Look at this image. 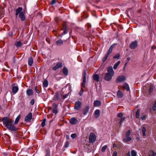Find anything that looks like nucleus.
I'll use <instances>...</instances> for the list:
<instances>
[{
	"label": "nucleus",
	"mask_w": 156,
	"mask_h": 156,
	"mask_svg": "<svg viewBox=\"0 0 156 156\" xmlns=\"http://www.w3.org/2000/svg\"><path fill=\"white\" fill-rule=\"evenodd\" d=\"M67 33V31L66 28H65L63 32V33L61 34L60 35V37H62L63 35H64L66 34Z\"/></svg>",
	"instance_id": "4c0bfd02"
},
{
	"label": "nucleus",
	"mask_w": 156,
	"mask_h": 156,
	"mask_svg": "<svg viewBox=\"0 0 156 156\" xmlns=\"http://www.w3.org/2000/svg\"><path fill=\"white\" fill-rule=\"evenodd\" d=\"M32 118V113L31 112L29 113L25 118V121L27 122H29Z\"/></svg>",
	"instance_id": "9d476101"
},
{
	"label": "nucleus",
	"mask_w": 156,
	"mask_h": 156,
	"mask_svg": "<svg viewBox=\"0 0 156 156\" xmlns=\"http://www.w3.org/2000/svg\"><path fill=\"white\" fill-rule=\"evenodd\" d=\"M112 48L110 47L109 49L108 50L107 53V54L109 55L112 52Z\"/></svg>",
	"instance_id": "a19ab883"
},
{
	"label": "nucleus",
	"mask_w": 156,
	"mask_h": 156,
	"mask_svg": "<svg viewBox=\"0 0 156 156\" xmlns=\"http://www.w3.org/2000/svg\"><path fill=\"white\" fill-rule=\"evenodd\" d=\"M96 140V136L93 133H91L89 137V142L92 143L95 141Z\"/></svg>",
	"instance_id": "7ed1b4c3"
},
{
	"label": "nucleus",
	"mask_w": 156,
	"mask_h": 156,
	"mask_svg": "<svg viewBox=\"0 0 156 156\" xmlns=\"http://www.w3.org/2000/svg\"><path fill=\"white\" fill-rule=\"evenodd\" d=\"M82 103L80 101H76L75 103L74 108L75 110H79L81 108Z\"/></svg>",
	"instance_id": "423d86ee"
},
{
	"label": "nucleus",
	"mask_w": 156,
	"mask_h": 156,
	"mask_svg": "<svg viewBox=\"0 0 156 156\" xmlns=\"http://www.w3.org/2000/svg\"><path fill=\"white\" fill-rule=\"evenodd\" d=\"M99 76L97 74H95L93 76L94 80L97 82L99 81Z\"/></svg>",
	"instance_id": "4be33fe9"
},
{
	"label": "nucleus",
	"mask_w": 156,
	"mask_h": 156,
	"mask_svg": "<svg viewBox=\"0 0 156 156\" xmlns=\"http://www.w3.org/2000/svg\"><path fill=\"white\" fill-rule=\"evenodd\" d=\"M116 144H113V147H116Z\"/></svg>",
	"instance_id": "e2e57ef3"
},
{
	"label": "nucleus",
	"mask_w": 156,
	"mask_h": 156,
	"mask_svg": "<svg viewBox=\"0 0 156 156\" xmlns=\"http://www.w3.org/2000/svg\"><path fill=\"white\" fill-rule=\"evenodd\" d=\"M83 88H81V90H80V91L79 93V94L80 95H81L82 94H83Z\"/></svg>",
	"instance_id": "09e8293b"
},
{
	"label": "nucleus",
	"mask_w": 156,
	"mask_h": 156,
	"mask_svg": "<svg viewBox=\"0 0 156 156\" xmlns=\"http://www.w3.org/2000/svg\"><path fill=\"white\" fill-rule=\"evenodd\" d=\"M107 147V146L106 145H105L103 146L102 148L101 151L103 152H105Z\"/></svg>",
	"instance_id": "ea45409f"
},
{
	"label": "nucleus",
	"mask_w": 156,
	"mask_h": 156,
	"mask_svg": "<svg viewBox=\"0 0 156 156\" xmlns=\"http://www.w3.org/2000/svg\"><path fill=\"white\" fill-rule=\"evenodd\" d=\"M130 133V131L129 130H128L127 131V132H126V136H129Z\"/></svg>",
	"instance_id": "a18cd8bd"
},
{
	"label": "nucleus",
	"mask_w": 156,
	"mask_h": 156,
	"mask_svg": "<svg viewBox=\"0 0 156 156\" xmlns=\"http://www.w3.org/2000/svg\"><path fill=\"white\" fill-rule=\"evenodd\" d=\"M89 106L87 105L86 106L84 109L83 111V114L84 115H85L88 112L89 110Z\"/></svg>",
	"instance_id": "dca6fc26"
},
{
	"label": "nucleus",
	"mask_w": 156,
	"mask_h": 156,
	"mask_svg": "<svg viewBox=\"0 0 156 156\" xmlns=\"http://www.w3.org/2000/svg\"><path fill=\"white\" fill-rule=\"evenodd\" d=\"M101 105V102L99 101H95L94 102V105L95 106L97 107L100 106Z\"/></svg>",
	"instance_id": "412c9836"
},
{
	"label": "nucleus",
	"mask_w": 156,
	"mask_h": 156,
	"mask_svg": "<svg viewBox=\"0 0 156 156\" xmlns=\"http://www.w3.org/2000/svg\"><path fill=\"white\" fill-rule=\"evenodd\" d=\"M127 61L128 62L130 60V58L129 57H128L127 58Z\"/></svg>",
	"instance_id": "69168bd1"
},
{
	"label": "nucleus",
	"mask_w": 156,
	"mask_h": 156,
	"mask_svg": "<svg viewBox=\"0 0 156 156\" xmlns=\"http://www.w3.org/2000/svg\"><path fill=\"white\" fill-rule=\"evenodd\" d=\"M19 90V87L17 85L13 84L12 85V93H16Z\"/></svg>",
	"instance_id": "39448f33"
},
{
	"label": "nucleus",
	"mask_w": 156,
	"mask_h": 156,
	"mask_svg": "<svg viewBox=\"0 0 156 156\" xmlns=\"http://www.w3.org/2000/svg\"><path fill=\"white\" fill-rule=\"evenodd\" d=\"M46 119H44L43 121L42 122V123L41 124V126L42 127H44L45 124V122H46Z\"/></svg>",
	"instance_id": "e433bc0d"
},
{
	"label": "nucleus",
	"mask_w": 156,
	"mask_h": 156,
	"mask_svg": "<svg viewBox=\"0 0 156 156\" xmlns=\"http://www.w3.org/2000/svg\"><path fill=\"white\" fill-rule=\"evenodd\" d=\"M108 55L106 54L103 58L102 59V61L103 62H104L106 61V60L108 57Z\"/></svg>",
	"instance_id": "c9c22d12"
},
{
	"label": "nucleus",
	"mask_w": 156,
	"mask_h": 156,
	"mask_svg": "<svg viewBox=\"0 0 156 156\" xmlns=\"http://www.w3.org/2000/svg\"><path fill=\"white\" fill-rule=\"evenodd\" d=\"M33 58L31 57H30L28 58V65L29 66H31L33 64Z\"/></svg>",
	"instance_id": "f3484780"
},
{
	"label": "nucleus",
	"mask_w": 156,
	"mask_h": 156,
	"mask_svg": "<svg viewBox=\"0 0 156 156\" xmlns=\"http://www.w3.org/2000/svg\"><path fill=\"white\" fill-rule=\"evenodd\" d=\"M126 119L125 117H123L120 120V121L119 123V124L120 125L122 122H123L125 120V119Z\"/></svg>",
	"instance_id": "79ce46f5"
},
{
	"label": "nucleus",
	"mask_w": 156,
	"mask_h": 156,
	"mask_svg": "<svg viewBox=\"0 0 156 156\" xmlns=\"http://www.w3.org/2000/svg\"><path fill=\"white\" fill-rule=\"evenodd\" d=\"M78 122V120L75 118H71L70 120V123L72 125H75Z\"/></svg>",
	"instance_id": "f8f14e48"
},
{
	"label": "nucleus",
	"mask_w": 156,
	"mask_h": 156,
	"mask_svg": "<svg viewBox=\"0 0 156 156\" xmlns=\"http://www.w3.org/2000/svg\"><path fill=\"white\" fill-rule=\"evenodd\" d=\"M58 105L55 103H54L52 105V112L53 113L56 114L58 112Z\"/></svg>",
	"instance_id": "6e6552de"
},
{
	"label": "nucleus",
	"mask_w": 156,
	"mask_h": 156,
	"mask_svg": "<svg viewBox=\"0 0 156 156\" xmlns=\"http://www.w3.org/2000/svg\"><path fill=\"white\" fill-rule=\"evenodd\" d=\"M26 93L28 96H30L33 94V92L31 89H28L26 91Z\"/></svg>",
	"instance_id": "a211bd4d"
},
{
	"label": "nucleus",
	"mask_w": 156,
	"mask_h": 156,
	"mask_svg": "<svg viewBox=\"0 0 156 156\" xmlns=\"http://www.w3.org/2000/svg\"><path fill=\"white\" fill-rule=\"evenodd\" d=\"M45 156H50L48 152H47Z\"/></svg>",
	"instance_id": "680f3d73"
},
{
	"label": "nucleus",
	"mask_w": 156,
	"mask_h": 156,
	"mask_svg": "<svg viewBox=\"0 0 156 156\" xmlns=\"http://www.w3.org/2000/svg\"><path fill=\"white\" fill-rule=\"evenodd\" d=\"M22 44L21 41H18L16 42L15 44V46L17 47H20L22 46Z\"/></svg>",
	"instance_id": "5701e85b"
},
{
	"label": "nucleus",
	"mask_w": 156,
	"mask_h": 156,
	"mask_svg": "<svg viewBox=\"0 0 156 156\" xmlns=\"http://www.w3.org/2000/svg\"><path fill=\"white\" fill-rule=\"evenodd\" d=\"M120 55L118 53L114 56L113 58L115 59H118L120 58Z\"/></svg>",
	"instance_id": "58836bf2"
},
{
	"label": "nucleus",
	"mask_w": 156,
	"mask_h": 156,
	"mask_svg": "<svg viewBox=\"0 0 156 156\" xmlns=\"http://www.w3.org/2000/svg\"><path fill=\"white\" fill-rule=\"evenodd\" d=\"M120 62V61H118L114 66L113 68L115 69H117V66L119 65Z\"/></svg>",
	"instance_id": "cd10ccee"
},
{
	"label": "nucleus",
	"mask_w": 156,
	"mask_h": 156,
	"mask_svg": "<svg viewBox=\"0 0 156 156\" xmlns=\"http://www.w3.org/2000/svg\"><path fill=\"white\" fill-rule=\"evenodd\" d=\"M3 8H0V19L3 16Z\"/></svg>",
	"instance_id": "c756f323"
},
{
	"label": "nucleus",
	"mask_w": 156,
	"mask_h": 156,
	"mask_svg": "<svg viewBox=\"0 0 156 156\" xmlns=\"http://www.w3.org/2000/svg\"><path fill=\"white\" fill-rule=\"evenodd\" d=\"M71 137L73 139L75 138L76 137V134L75 133L72 134L71 135Z\"/></svg>",
	"instance_id": "49530a36"
},
{
	"label": "nucleus",
	"mask_w": 156,
	"mask_h": 156,
	"mask_svg": "<svg viewBox=\"0 0 156 156\" xmlns=\"http://www.w3.org/2000/svg\"><path fill=\"white\" fill-rule=\"evenodd\" d=\"M57 98H55V99H54V100H57Z\"/></svg>",
	"instance_id": "338daca9"
},
{
	"label": "nucleus",
	"mask_w": 156,
	"mask_h": 156,
	"mask_svg": "<svg viewBox=\"0 0 156 156\" xmlns=\"http://www.w3.org/2000/svg\"><path fill=\"white\" fill-rule=\"evenodd\" d=\"M1 106L0 105V109H1Z\"/></svg>",
	"instance_id": "774afa93"
},
{
	"label": "nucleus",
	"mask_w": 156,
	"mask_h": 156,
	"mask_svg": "<svg viewBox=\"0 0 156 156\" xmlns=\"http://www.w3.org/2000/svg\"><path fill=\"white\" fill-rule=\"evenodd\" d=\"M63 43L62 40L61 39L59 40L56 42V44L58 46L62 45Z\"/></svg>",
	"instance_id": "b1692460"
},
{
	"label": "nucleus",
	"mask_w": 156,
	"mask_h": 156,
	"mask_svg": "<svg viewBox=\"0 0 156 156\" xmlns=\"http://www.w3.org/2000/svg\"><path fill=\"white\" fill-rule=\"evenodd\" d=\"M140 113V109H138L136 111V117L137 118H139V114Z\"/></svg>",
	"instance_id": "473e14b6"
},
{
	"label": "nucleus",
	"mask_w": 156,
	"mask_h": 156,
	"mask_svg": "<svg viewBox=\"0 0 156 156\" xmlns=\"http://www.w3.org/2000/svg\"><path fill=\"white\" fill-rule=\"evenodd\" d=\"M66 138L67 139H68L69 138V136L68 135H66Z\"/></svg>",
	"instance_id": "052dcab7"
},
{
	"label": "nucleus",
	"mask_w": 156,
	"mask_h": 156,
	"mask_svg": "<svg viewBox=\"0 0 156 156\" xmlns=\"http://www.w3.org/2000/svg\"><path fill=\"white\" fill-rule=\"evenodd\" d=\"M20 118V115H19L15 119V121L14 122L15 124H16L18 122Z\"/></svg>",
	"instance_id": "bb28decb"
},
{
	"label": "nucleus",
	"mask_w": 156,
	"mask_h": 156,
	"mask_svg": "<svg viewBox=\"0 0 156 156\" xmlns=\"http://www.w3.org/2000/svg\"><path fill=\"white\" fill-rule=\"evenodd\" d=\"M2 121L5 126L8 129L11 131H15L18 129V128L14 126L13 121L9 117H4L2 119Z\"/></svg>",
	"instance_id": "f257e3e1"
},
{
	"label": "nucleus",
	"mask_w": 156,
	"mask_h": 156,
	"mask_svg": "<svg viewBox=\"0 0 156 156\" xmlns=\"http://www.w3.org/2000/svg\"><path fill=\"white\" fill-rule=\"evenodd\" d=\"M152 49H156V47L155 46H153L152 47Z\"/></svg>",
	"instance_id": "0e129e2a"
},
{
	"label": "nucleus",
	"mask_w": 156,
	"mask_h": 156,
	"mask_svg": "<svg viewBox=\"0 0 156 156\" xmlns=\"http://www.w3.org/2000/svg\"><path fill=\"white\" fill-rule=\"evenodd\" d=\"M156 153L153 151H151L149 154V156H156Z\"/></svg>",
	"instance_id": "72a5a7b5"
},
{
	"label": "nucleus",
	"mask_w": 156,
	"mask_h": 156,
	"mask_svg": "<svg viewBox=\"0 0 156 156\" xmlns=\"http://www.w3.org/2000/svg\"><path fill=\"white\" fill-rule=\"evenodd\" d=\"M19 16L22 21H23L25 19V16L23 12H21L20 13L19 15Z\"/></svg>",
	"instance_id": "4468645a"
},
{
	"label": "nucleus",
	"mask_w": 156,
	"mask_h": 156,
	"mask_svg": "<svg viewBox=\"0 0 156 156\" xmlns=\"http://www.w3.org/2000/svg\"><path fill=\"white\" fill-rule=\"evenodd\" d=\"M69 145V143L68 141H67L66 143L65 144V147H68Z\"/></svg>",
	"instance_id": "3c124183"
},
{
	"label": "nucleus",
	"mask_w": 156,
	"mask_h": 156,
	"mask_svg": "<svg viewBox=\"0 0 156 156\" xmlns=\"http://www.w3.org/2000/svg\"><path fill=\"white\" fill-rule=\"evenodd\" d=\"M117 43H114L112 44L111 46L110 47V48H112V49H113L114 48L115 46L117 45Z\"/></svg>",
	"instance_id": "8fccbe9b"
},
{
	"label": "nucleus",
	"mask_w": 156,
	"mask_h": 156,
	"mask_svg": "<svg viewBox=\"0 0 156 156\" xmlns=\"http://www.w3.org/2000/svg\"><path fill=\"white\" fill-rule=\"evenodd\" d=\"M22 8L21 7H19L17 9L16 11V16H17L19 14H20V13L22 12Z\"/></svg>",
	"instance_id": "ddd939ff"
},
{
	"label": "nucleus",
	"mask_w": 156,
	"mask_h": 156,
	"mask_svg": "<svg viewBox=\"0 0 156 156\" xmlns=\"http://www.w3.org/2000/svg\"><path fill=\"white\" fill-rule=\"evenodd\" d=\"M69 94V93H68V94H65L64 96H63V98H66L68 96Z\"/></svg>",
	"instance_id": "4d7b16f0"
},
{
	"label": "nucleus",
	"mask_w": 156,
	"mask_h": 156,
	"mask_svg": "<svg viewBox=\"0 0 156 156\" xmlns=\"http://www.w3.org/2000/svg\"><path fill=\"white\" fill-rule=\"evenodd\" d=\"M131 156H136V153L134 150H132L131 151Z\"/></svg>",
	"instance_id": "f704fd0d"
},
{
	"label": "nucleus",
	"mask_w": 156,
	"mask_h": 156,
	"mask_svg": "<svg viewBox=\"0 0 156 156\" xmlns=\"http://www.w3.org/2000/svg\"><path fill=\"white\" fill-rule=\"evenodd\" d=\"M62 63L61 62H58L53 67L52 70H56L58 68L62 67Z\"/></svg>",
	"instance_id": "1a4fd4ad"
},
{
	"label": "nucleus",
	"mask_w": 156,
	"mask_h": 156,
	"mask_svg": "<svg viewBox=\"0 0 156 156\" xmlns=\"http://www.w3.org/2000/svg\"><path fill=\"white\" fill-rule=\"evenodd\" d=\"M117 153L116 151L113 152V154L112 156H117Z\"/></svg>",
	"instance_id": "6e6d98bb"
},
{
	"label": "nucleus",
	"mask_w": 156,
	"mask_h": 156,
	"mask_svg": "<svg viewBox=\"0 0 156 156\" xmlns=\"http://www.w3.org/2000/svg\"><path fill=\"white\" fill-rule=\"evenodd\" d=\"M117 116L119 117L122 118V116H123V114L122 113H118L117 114Z\"/></svg>",
	"instance_id": "de8ad7c7"
},
{
	"label": "nucleus",
	"mask_w": 156,
	"mask_h": 156,
	"mask_svg": "<svg viewBox=\"0 0 156 156\" xmlns=\"http://www.w3.org/2000/svg\"><path fill=\"white\" fill-rule=\"evenodd\" d=\"M107 72L105 74L104 77V79L108 81H110L112 77L114 76V72L112 66L109 67L107 70Z\"/></svg>",
	"instance_id": "f03ea898"
},
{
	"label": "nucleus",
	"mask_w": 156,
	"mask_h": 156,
	"mask_svg": "<svg viewBox=\"0 0 156 156\" xmlns=\"http://www.w3.org/2000/svg\"><path fill=\"white\" fill-rule=\"evenodd\" d=\"M146 131V128L145 127H143L142 128V131L143 133V136L146 135L145 132Z\"/></svg>",
	"instance_id": "2f4dec72"
},
{
	"label": "nucleus",
	"mask_w": 156,
	"mask_h": 156,
	"mask_svg": "<svg viewBox=\"0 0 156 156\" xmlns=\"http://www.w3.org/2000/svg\"><path fill=\"white\" fill-rule=\"evenodd\" d=\"M137 46V42L135 41L132 42L129 45V47L131 49H134Z\"/></svg>",
	"instance_id": "0eeeda50"
},
{
	"label": "nucleus",
	"mask_w": 156,
	"mask_h": 156,
	"mask_svg": "<svg viewBox=\"0 0 156 156\" xmlns=\"http://www.w3.org/2000/svg\"><path fill=\"white\" fill-rule=\"evenodd\" d=\"M125 156H130V154L129 152L127 153Z\"/></svg>",
	"instance_id": "bf43d9fd"
},
{
	"label": "nucleus",
	"mask_w": 156,
	"mask_h": 156,
	"mask_svg": "<svg viewBox=\"0 0 156 156\" xmlns=\"http://www.w3.org/2000/svg\"><path fill=\"white\" fill-rule=\"evenodd\" d=\"M43 86L45 87H47L48 85V82L47 80H45L43 83Z\"/></svg>",
	"instance_id": "c85d7f7f"
},
{
	"label": "nucleus",
	"mask_w": 156,
	"mask_h": 156,
	"mask_svg": "<svg viewBox=\"0 0 156 156\" xmlns=\"http://www.w3.org/2000/svg\"><path fill=\"white\" fill-rule=\"evenodd\" d=\"M35 90L36 91V92L37 93H39V90L37 89V87H36L35 88Z\"/></svg>",
	"instance_id": "5fc2aeb1"
},
{
	"label": "nucleus",
	"mask_w": 156,
	"mask_h": 156,
	"mask_svg": "<svg viewBox=\"0 0 156 156\" xmlns=\"http://www.w3.org/2000/svg\"><path fill=\"white\" fill-rule=\"evenodd\" d=\"M86 72L84 71L83 73V80L81 85V88H83L85 87V84L86 82Z\"/></svg>",
	"instance_id": "20e7f679"
},
{
	"label": "nucleus",
	"mask_w": 156,
	"mask_h": 156,
	"mask_svg": "<svg viewBox=\"0 0 156 156\" xmlns=\"http://www.w3.org/2000/svg\"><path fill=\"white\" fill-rule=\"evenodd\" d=\"M63 73L66 76H67L68 74V70L67 69L66 67H64L63 68L62 70Z\"/></svg>",
	"instance_id": "6ab92c4d"
},
{
	"label": "nucleus",
	"mask_w": 156,
	"mask_h": 156,
	"mask_svg": "<svg viewBox=\"0 0 156 156\" xmlns=\"http://www.w3.org/2000/svg\"><path fill=\"white\" fill-rule=\"evenodd\" d=\"M131 139L132 138L129 136H126V138L124 139V141L125 142H127L130 141Z\"/></svg>",
	"instance_id": "393cba45"
},
{
	"label": "nucleus",
	"mask_w": 156,
	"mask_h": 156,
	"mask_svg": "<svg viewBox=\"0 0 156 156\" xmlns=\"http://www.w3.org/2000/svg\"><path fill=\"white\" fill-rule=\"evenodd\" d=\"M123 87L124 89L126 90L127 91H129L130 90L129 87L127 84H125L123 86Z\"/></svg>",
	"instance_id": "aec40b11"
},
{
	"label": "nucleus",
	"mask_w": 156,
	"mask_h": 156,
	"mask_svg": "<svg viewBox=\"0 0 156 156\" xmlns=\"http://www.w3.org/2000/svg\"><path fill=\"white\" fill-rule=\"evenodd\" d=\"M153 110L155 111L156 110V101H155L153 107L152 108Z\"/></svg>",
	"instance_id": "37998d69"
},
{
	"label": "nucleus",
	"mask_w": 156,
	"mask_h": 156,
	"mask_svg": "<svg viewBox=\"0 0 156 156\" xmlns=\"http://www.w3.org/2000/svg\"><path fill=\"white\" fill-rule=\"evenodd\" d=\"M117 94L119 98H122L123 96V94L122 92L120 90L118 91Z\"/></svg>",
	"instance_id": "a878e982"
},
{
	"label": "nucleus",
	"mask_w": 156,
	"mask_h": 156,
	"mask_svg": "<svg viewBox=\"0 0 156 156\" xmlns=\"http://www.w3.org/2000/svg\"><path fill=\"white\" fill-rule=\"evenodd\" d=\"M154 86L153 85H150V88H149V91L150 94L153 91V90L154 88Z\"/></svg>",
	"instance_id": "7c9ffc66"
},
{
	"label": "nucleus",
	"mask_w": 156,
	"mask_h": 156,
	"mask_svg": "<svg viewBox=\"0 0 156 156\" xmlns=\"http://www.w3.org/2000/svg\"><path fill=\"white\" fill-rule=\"evenodd\" d=\"M55 96L56 97H58L59 96V94L58 92H57L55 94Z\"/></svg>",
	"instance_id": "864d4df0"
},
{
	"label": "nucleus",
	"mask_w": 156,
	"mask_h": 156,
	"mask_svg": "<svg viewBox=\"0 0 156 156\" xmlns=\"http://www.w3.org/2000/svg\"><path fill=\"white\" fill-rule=\"evenodd\" d=\"M100 112V111L99 109H97L95 111L94 114L95 115V118H98L99 117Z\"/></svg>",
	"instance_id": "2eb2a0df"
},
{
	"label": "nucleus",
	"mask_w": 156,
	"mask_h": 156,
	"mask_svg": "<svg viewBox=\"0 0 156 156\" xmlns=\"http://www.w3.org/2000/svg\"><path fill=\"white\" fill-rule=\"evenodd\" d=\"M125 79L126 77L124 76L123 75H121L120 76H119L116 79V81L117 82H122L125 80Z\"/></svg>",
	"instance_id": "9b49d317"
},
{
	"label": "nucleus",
	"mask_w": 156,
	"mask_h": 156,
	"mask_svg": "<svg viewBox=\"0 0 156 156\" xmlns=\"http://www.w3.org/2000/svg\"><path fill=\"white\" fill-rule=\"evenodd\" d=\"M145 116L144 115H142L141 117V119H142V120L144 119H145Z\"/></svg>",
	"instance_id": "13d9d810"
},
{
	"label": "nucleus",
	"mask_w": 156,
	"mask_h": 156,
	"mask_svg": "<svg viewBox=\"0 0 156 156\" xmlns=\"http://www.w3.org/2000/svg\"><path fill=\"white\" fill-rule=\"evenodd\" d=\"M34 102H35L34 99L33 98L31 100V101L30 102V103L31 105H32L34 104Z\"/></svg>",
	"instance_id": "c03bdc74"
},
{
	"label": "nucleus",
	"mask_w": 156,
	"mask_h": 156,
	"mask_svg": "<svg viewBox=\"0 0 156 156\" xmlns=\"http://www.w3.org/2000/svg\"><path fill=\"white\" fill-rule=\"evenodd\" d=\"M56 3V1L55 0H52L51 3V4L53 5Z\"/></svg>",
	"instance_id": "603ef678"
}]
</instances>
